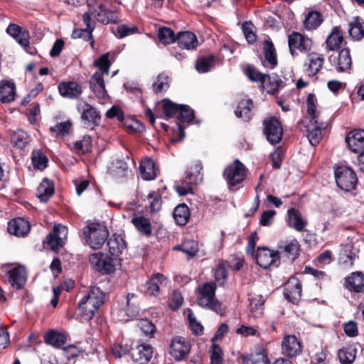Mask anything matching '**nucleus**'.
Listing matches in <instances>:
<instances>
[{"instance_id":"18","label":"nucleus","mask_w":364,"mask_h":364,"mask_svg":"<svg viewBox=\"0 0 364 364\" xmlns=\"http://www.w3.org/2000/svg\"><path fill=\"white\" fill-rule=\"evenodd\" d=\"M243 364H270V360L267 356L265 350H260L250 356H242ZM272 364H293L292 362L288 359L279 358L277 359Z\"/></svg>"},{"instance_id":"15","label":"nucleus","mask_w":364,"mask_h":364,"mask_svg":"<svg viewBox=\"0 0 364 364\" xmlns=\"http://www.w3.org/2000/svg\"><path fill=\"white\" fill-rule=\"evenodd\" d=\"M288 43L289 51L293 56L296 55V50L306 52L311 49L312 46V41L310 38L296 32H294L289 36Z\"/></svg>"},{"instance_id":"2","label":"nucleus","mask_w":364,"mask_h":364,"mask_svg":"<svg viewBox=\"0 0 364 364\" xmlns=\"http://www.w3.org/2000/svg\"><path fill=\"white\" fill-rule=\"evenodd\" d=\"M201 170V164L196 162L187 170L184 178L175 182L174 189L180 196L193 193V186L202 181Z\"/></svg>"},{"instance_id":"6","label":"nucleus","mask_w":364,"mask_h":364,"mask_svg":"<svg viewBox=\"0 0 364 364\" xmlns=\"http://www.w3.org/2000/svg\"><path fill=\"white\" fill-rule=\"evenodd\" d=\"M77 109L81 114V119L86 129H93L99 125L101 115L93 106L85 101H80Z\"/></svg>"},{"instance_id":"46","label":"nucleus","mask_w":364,"mask_h":364,"mask_svg":"<svg viewBox=\"0 0 364 364\" xmlns=\"http://www.w3.org/2000/svg\"><path fill=\"white\" fill-rule=\"evenodd\" d=\"M84 23L86 25L85 29L75 30L73 35L77 37H81L82 33H85L89 38L92 37V31L95 28V23L91 20L90 15L88 12H85L82 16Z\"/></svg>"},{"instance_id":"27","label":"nucleus","mask_w":364,"mask_h":364,"mask_svg":"<svg viewBox=\"0 0 364 364\" xmlns=\"http://www.w3.org/2000/svg\"><path fill=\"white\" fill-rule=\"evenodd\" d=\"M109 252L114 256L121 255L127 247L126 242L121 235L113 234L107 243Z\"/></svg>"},{"instance_id":"47","label":"nucleus","mask_w":364,"mask_h":364,"mask_svg":"<svg viewBox=\"0 0 364 364\" xmlns=\"http://www.w3.org/2000/svg\"><path fill=\"white\" fill-rule=\"evenodd\" d=\"M161 109L166 117H177L180 105L176 104L168 98L161 100Z\"/></svg>"},{"instance_id":"51","label":"nucleus","mask_w":364,"mask_h":364,"mask_svg":"<svg viewBox=\"0 0 364 364\" xmlns=\"http://www.w3.org/2000/svg\"><path fill=\"white\" fill-rule=\"evenodd\" d=\"M31 161L34 168L36 169L43 170L47 166L48 159L44 154L39 150L33 151Z\"/></svg>"},{"instance_id":"41","label":"nucleus","mask_w":364,"mask_h":364,"mask_svg":"<svg viewBox=\"0 0 364 364\" xmlns=\"http://www.w3.org/2000/svg\"><path fill=\"white\" fill-rule=\"evenodd\" d=\"M264 54L265 60L269 65L271 68H274L277 65V58L274 44L270 41L264 42Z\"/></svg>"},{"instance_id":"39","label":"nucleus","mask_w":364,"mask_h":364,"mask_svg":"<svg viewBox=\"0 0 364 364\" xmlns=\"http://www.w3.org/2000/svg\"><path fill=\"white\" fill-rule=\"evenodd\" d=\"M322 22L323 18L321 13L316 11H311L305 16L304 27L308 31H312L317 28Z\"/></svg>"},{"instance_id":"32","label":"nucleus","mask_w":364,"mask_h":364,"mask_svg":"<svg viewBox=\"0 0 364 364\" xmlns=\"http://www.w3.org/2000/svg\"><path fill=\"white\" fill-rule=\"evenodd\" d=\"M139 173L141 178L146 181H151L156 178V171L155 163L151 159L142 161L139 166Z\"/></svg>"},{"instance_id":"12","label":"nucleus","mask_w":364,"mask_h":364,"mask_svg":"<svg viewBox=\"0 0 364 364\" xmlns=\"http://www.w3.org/2000/svg\"><path fill=\"white\" fill-rule=\"evenodd\" d=\"M95 16L103 24L116 23L118 20L117 14L107 8L106 0H95Z\"/></svg>"},{"instance_id":"4","label":"nucleus","mask_w":364,"mask_h":364,"mask_svg":"<svg viewBox=\"0 0 364 364\" xmlns=\"http://www.w3.org/2000/svg\"><path fill=\"white\" fill-rule=\"evenodd\" d=\"M86 242L92 249H100L107 240L109 231L106 226L99 223H92L83 228Z\"/></svg>"},{"instance_id":"28","label":"nucleus","mask_w":364,"mask_h":364,"mask_svg":"<svg viewBox=\"0 0 364 364\" xmlns=\"http://www.w3.org/2000/svg\"><path fill=\"white\" fill-rule=\"evenodd\" d=\"M16 86L12 82L1 80L0 82V102L9 103L14 100Z\"/></svg>"},{"instance_id":"63","label":"nucleus","mask_w":364,"mask_h":364,"mask_svg":"<svg viewBox=\"0 0 364 364\" xmlns=\"http://www.w3.org/2000/svg\"><path fill=\"white\" fill-rule=\"evenodd\" d=\"M183 303V297L180 292L173 291L171 295V299L168 303L170 309L173 311L178 310Z\"/></svg>"},{"instance_id":"50","label":"nucleus","mask_w":364,"mask_h":364,"mask_svg":"<svg viewBox=\"0 0 364 364\" xmlns=\"http://www.w3.org/2000/svg\"><path fill=\"white\" fill-rule=\"evenodd\" d=\"M299 251L300 246L298 241L296 240L291 241L284 247L285 256L291 260H294L298 257Z\"/></svg>"},{"instance_id":"22","label":"nucleus","mask_w":364,"mask_h":364,"mask_svg":"<svg viewBox=\"0 0 364 364\" xmlns=\"http://www.w3.org/2000/svg\"><path fill=\"white\" fill-rule=\"evenodd\" d=\"M152 354L153 350L149 345H139L131 350V355L134 361L140 364H146L149 362Z\"/></svg>"},{"instance_id":"57","label":"nucleus","mask_w":364,"mask_h":364,"mask_svg":"<svg viewBox=\"0 0 364 364\" xmlns=\"http://www.w3.org/2000/svg\"><path fill=\"white\" fill-rule=\"evenodd\" d=\"M112 172L116 178H119L127 176L129 170L126 162L117 160L114 164Z\"/></svg>"},{"instance_id":"30","label":"nucleus","mask_w":364,"mask_h":364,"mask_svg":"<svg viewBox=\"0 0 364 364\" xmlns=\"http://www.w3.org/2000/svg\"><path fill=\"white\" fill-rule=\"evenodd\" d=\"M346 288L354 292L364 291V275L361 272H353L346 278Z\"/></svg>"},{"instance_id":"48","label":"nucleus","mask_w":364,"mask_h":364,"mask_svg":"<svg viewBox=\"0 0 364 364\" xmlns=\"http://www.w3.org/2000/svg\"><path fill=\"white\" fill-rule=\"evenodd\" d=\"M11 141L14 146L18 149H23L28 144V137L25 132L18 130L12 134Z\"/></svg>"},{"instance_id":"25","label":"nucleus","mask_w":364,"mask_h":364,"mask_svg":"<svg viewBox=\"0 0 364 364\" xmlns=\"http://www.w3.org/2000/svg\"><path fill=\"white\" fill-rule=\"evenodd\" d=\"M309 124L306 126L308 131L307 137L309 143L315 146L319 144L321 139V130L326 127V124L325 122L318 123L317 119L316 122H314V121L311 122L309 121Z\"/></svg>"},{"instance_id":"9","label":"nucleus","mask_w":364,"mask_h":364,"mask_svg":"<svg viewBox=\"0 0 364 364\" xmlns=\"http://www.w3.org/2000/svg\"><path fill=\"white\" fill-rule=\"evenodd\" d=\"M191 345L182 336L173 338L169 344V353L178 362L183 360L190 353Z\"/></svg>"},{"instance_id":"13","label":"nucleus","mask_w":364,"mask_h":364,"mask_svg":"<svg viewBox=\"0 0 364 364\" xmlns=\"http://www.w3.org/2000/svg\"><path fill=\"white\" fill-rule=\"evenodd\" d=\"M67 236V228L61 224H58L54 226L53 232L48 235L47 242L51 250L57 252L65 244Z\"/></svg>"},{"instance_id":"17","label":"nucleus","mask_w":364,"mask_h":364,"mask_svg":"<svg viewBox=\"0 0 364 364\" xmlns=\"http://www.w3.org/2000/svg\"><path fill=\"white\" fill-rule=\"evenodd\" d=\"M282 354L288 358H295L302 352L300 341L294 335H287L282 342Z\"/></svg>"},{"instance_id":"23","label":"nucleus","mask_w":364,"mask_h":364,"mask_svg":"<svg viewBox=\"0 0 364 364\" xmlns=\"http://www.w3.org/2000/svg\"><path fill=\"white\" fill-rule=\"evenodd\" d=\"M301 290L302 285L299 281L295 279H290L284 291V297L289 302L295 304L301 298Z\"/></svg>"},{"instance_id":"29","label":"nucleus","mask_w":364,"mask_h":364,"mask_svg":"<svg viewBox=\"0 0 364 364\" xmlns=\"http://www.w3.org/2000/svg\"><path fill=\"white\" fill-rule=\"evenodd\" d=\"M288 225L289 227L294 228L296 230L302 231L307 224V222L303 219L300 212L294 208H291L287 211Z\"/></svg>"},{"instance_id":"8","label":"nucleus","mask_w":364,"mask_h":364,"mask_svg":"<svg viewBox=\"0 0 364 364\" xmlns=\"http://www.w3.org/2000/svg\"><path fill=\"white\" fill-rule=\"evenodd\" d=\"M263 125V132L267 140L272 144H278L283 136V129L279 121L275 117H271L264 120Z\"/></svg>"},{"instance_id":"64","label":"nucleus","mask_w":364,"mask_h":364,"mask_svg":"<svg viewBox=\"0 0 364 364\" xmlns=\"http://www.w3.org/2000/svg\"><path fill=\"white\" fill-rule=\"evenodd\" d=\"M211 364H220L223 362V351L217 344H213L210 351Z\"/></svg>"},{"instance_id":"20","label":"nucleus","mask_w":364,"mask_h":364,"mask_svg":"<svg viewBox=\"0 0 364 364\" xmlns=\"http://www.w3.org/2000/svg\"><path fill=\"white\" fill-rule=\"evenodd\" d=\"M8 274L9 282L13 287L19 289L24 286L27 274L23 266L18 265L12 268L9 271Z\"/></svg>"},{"instance_id":"10","label":"nucleus","mask_w":364,"mask_h":364,"mask_svg":"<svg viewBox=\"0 0 364 364\" xmlns=\"http://www.w3.org/2000/svg\"><path fill=\"white\" fill-rule=\"evenodd\" d=\"M328 60L338 73H350L351 70L352 59L348 48H343L337 55H331Z\"/></svg>"},{"instance_id":"16","label":"nucleus","mask_w":364,"mask_h":364,"mask_svg":"<svg viewBox=\"0 0 364 364\" xmlns=\"http://www.w3.org/2000/svg\"><path fill=\"white\" fill-rule=\"evenodd\" d=\"M105 74L96 72L90 80V86L95 96L102 104L105 103L108 100V94L105 88L104 75Z\"/></svg>"},{"instance_id":"24","label":"nucleus","mask_w":364,"mask_h":364,"mask_svg":"<svg viewBox=\"0 0 364 364\" xmlns=\"http://www.w3.org/2000/svg\"><path fill=\"white\" fill-rule=\"evenodd\" d=\"M60 94L65 97L74 99L77 98L82 92L81 86L75 82H63L58 85Z\"/></svg>"},{"instance_id":"26","label":"nucleus","mask_w":364,"mask_h":364,"mask_svg":"<svg viewBox=\"0 0 364 364\" xmlns=\"http://www.w3.org/2000/svg\"><path fill=\"white\" fill-rule=\"evenodd\" d=\"M176 41L181 49L191 50L198 46L197 37L191 31L178 32Z\"/></svg>"},{"instance_id":"59","label":"nucleus","mask_w":364,"mask_h":364,"mask_svg":"<svg viewBox=\"0 0 364 364\" xmlns=\"http://www.w3.org/2000/svg\"><path fill=\"white\" fill-rule=\"evenodd\" d=\"M245 75L253 82H260L262 83L264 80L265 75L255 69L254 67L249 65L245 70Z\"/></svg>"},{"instance_id":"56","label":"nucleus","mask_w":364,"mask_h":364,"mask_svg":"<svg viewBox=\"0 0 364 364\" xmlns=\"http://www.w3.org/2000/svg\"><path fill=\"white\" fill-rule=\"evenodd\" d=\"M146 293L149 295L157 296L159 292V274H155L145 285Z\"/></svg>"},{"instance_id":"43","label":"nucleus","mask_w":364,"mask_h":364,"mask_svg":"<svg viewBox=\"0 0 364 364\" xmlns=\"http://www.w3.org/2000/svg\"><path fill=\"white\" fill-rule=\"evenodd\" d=\"M176 117L180 122L190 124L195 120V112L188 105H180Z\"/></svg>"},{"instance_id":"36","label":"nucleus","mask_w":364,"mask_h":364,"mask_svg":"<svg viewBox=\"0 0 364 364\" xmlns=\"http://www.w3.org/2000/svg\"><path fill=\"white\" fill-rule=\"evenodd\" d=\"M348 33L352 38L360 41L364 38V20L357 16L349 23Z\"/></svg>"},{"instance_id":"60","label":"nucleus","mask_w":364,"mask_h":364,"mask_svg":"<svg viewBox=\"0 0 364 364\" xmlns=\"http://www.w3.org/2000/svg\"><path fill=\"white\" fill-rule=\"evenodd\" d=\"M277 214L274 210H267L264 211L260 216L259 225L264 227L270 226L274 220V217Z\"/></svg>"},{"instance_id":"52","label":"nucleus","mask_w":364,"mask_h":364,"mask_svg":"<svg viewBox=\"0 0 364 364\" xmlns=\"http://www.w3.org/2000/svg\"><path fill=\"white\" fill-rule=\"evenodd\" d=\"M177 35L170 28L161 26V43L164 45L171 44L176 41Z\"/></svg>"},{"instance_id":"19","label":"nucleus","mask_w":364,"mask_h":364,"mask_svg":"<svg viewBox=\"0 0 364 364\" xmlns=\"http://www.w3.org/2000/svg\"><path fill=\"white\" fill-rule=\"evenodd\" d=\"M346 142L353 152L358 153L364 149V130L354 129L346 137Z\"/></svg>"},{"instance_id":"45","label":"nucleus","mask_w":364,"mask_h":364,"mask_svg":"<svg viewBox=\"0 0 364 364\" xmlns=\"http://www.w3.org/2000/svg\"><path fill=\"white\" fill-rule=\"evenodd\" d=\"M44 339L48 344L59 348L65 343L66 337L63 333L50 331L46 334Z\"/></svg>"},{"instance_id":"1","label":"nucleus","mask_w":364,"mask_h":364,"mask_svg":"<svg viewBox=\"0 0 364 364\" xmlns=\"http://www.w3.org/2000/svg\"><path fill=\"white\" fill-rule=\"evenodd\" d=\"M105 298V294L99 287H92L87 295L82 298L78 304L79 314L84 319L90 320L100 306L104 304Z\"/></svg>"},{"instance_id":"49","label":"nucleus","mask_w":364,"mask_h":364,"mask_svg":"<svg viewBox=\"0 0 364 364\" xmlns=\"http://www.w3.org/2000/svg\"><path fill=\"white\" fill-rule=\"evenodd\" d=\"M228 272L226 262H220L215 270V279L220 286L225 284L228 279Z\"/></svg>"},{"instance_id":"61","label":"nucleus","mask_w":364,"mask_h":364,"mask_svg":"<svg viewBox=\"0 0 364 364\" xmlns=\"http://www.w3.org/2000/svg\"><path fill=\"white\" fill-rule=\"evenodd\" d=\"M72 122L70 120L57 124L54 127H51L50 130L55 132L59 135L64 136L68 134L72 127Z\"/></svg>"},{"instance_id":"62","label":"nucleus","mask_w":364,"mask_h":364,"mask_svg":"<svg viewBox=\"0 0 364 364\" xmlns=\"http://www.w3.org/2000/svg\"><path fill=\"white\" fill-rule=\"evenodd\" d=\"M29 36L27 32H22L18 36L16 37V41L22 46L24 48L25 50L28 52L30 54H34L35 53V48H31L29 46Z\"/></svg>"},{"instance_id":"11","label":"nucleus","mask_w":364,"mask_h":364,"mask_svg":"<svg viewBox=\"0 0 364 364\" xmlns=\"http://www.w3.org/2000/svg\"><path fill=\"white\" fill-rule=\"evenodd\" d=\"M91 266L102 274H109L114 270L112 259L106 254L97 252L92 254L89 258Z\"/></svg>"},{"instance_id":"40","label":"nucleus","mask_w":364,"mask_h":364,"mask_svg":"<svg viewBox=\"0 0 364 364\" xmlns=\"http://www.w3.org/2000/svg\"><path fill=\"white\" fill-rule=\"evenodd\" d=\"M357 353V349L354 346L344 347L339 350L338 356L341 364H351Z\"/></svg>"},{"instance_id":"37","label":"nucleus","mask_w":364,"mask_h":364,"mask_svg":"<svg viewBox=\"0 0 364 364\" xmlns=\"http://www.w3.org/2000/svg\"><path fill=\"white\" fill-rule=\"evenodd\" d=\"M140 234L149 236L151 234V225L149 220L141 215H134L131 220Z\"/></svg>"},{"instance_id":"21","label":"nucleus","mask_w":364,"mask_h":364,"mask_svg":"<svg viewBox=\"0 0 364 364\" xmlns=\"http://www.w3.org/2000/svg\"><path fill=\"white\" fill-rule=\"evenodd\" d=\"M31 225L28 220L22 218L11 220L8 223V231L17 237L26 235L30 231Z\"/></svg>"},{"instance_id":"44","label":"nucleus","mask_w":364,"mask_h":364,"mask_svg":"<svg viewBox=\"0 0 364 364\" xmlns=\"http://www.w3.org/2000/svg\"><path fill=\"white\" fill-rule=\"evenodd\" d=\"M215 56L210 55L199 58L196 63L195 68L198 73H205L209 72L214 65Z\"/></svg>"},{"instance_id":"55","label":"nucleus","mask_w":364,"mask_h":364,"mask_svg":"<svg viewBox=\"0 0 364 364\" xmlns=\"http://www.w3.org/2000/svg\"><path fill=\"white\" fill-rule=\"evenodd\" d=\"M316 97L314 94H309L307 96L306 99V105H307V114L309 119L311 122L314 121V122H316Z\"/></svg>"},{"instance_id":"42","label":"nucleus","mask_w":364,"mask_h":364,"mask_svg":"<svg viewBox=\"0 0 364 364\" xmlns=\"http://www.w3.org/2000/svg\"><path fill=\"white\" fill-rule=\"evenodd\" d=\"M309 60L308 74L309 75H315L322 68L324 59L321 55L311 53L309 55Z\"/></svg>"},{"instance_id":"3","label":"nucleus","mask_w":364,"mask_h":364,"mask_svg":"<svg viewBox=\"0 0 364 364\" xmlns=\"http://www.w3.org/2000/svg\"><path fill=\"white\" fill-rule=\"evenodd\" d=\"M216 285L214 282H207L198 289V304L204 309L222 314L221 304L215 298Z\"/></svg>"},{"instance_id":"53","label":"nucleus","mask_w":364,"mask_h":364,"mask_svg":"<svg viewBox=\"0 0 364 364\" xmlns=\"http://www.w3.org/2000/svg\"><path fill=\"white\" fill-rule=\"evenodd\" d=\"M109 57V55L108 53H105L97 58L94 63L95 66L100 70V73L107 75H109V68L111 65Z\"/></svg>"},{"instance_id":"31","label":"nucleus","mask_w":364,"mask_h":364,"mask_svg":"<svg viewBox=\"0 0 364 364\" xmlns=\"http://www.w3.org/2000/svg\"><path fill=\"white\" fill-rule=\"evenodd\" d=\"M54 193L53 183L48 179L44 178L36 191V196L43 203L47 202Z\"/></svg>"},{"instance_id":"33","label":"nucleus","mask_w":364,"mask_h":364,"mask_svg":"<svg viewBox=\"0 0 364 364\" xmlns=\"http://www.w3.org/2000/svg\"><path fill=\"white\" fill-rule=\"evenodd\" d=\"M343 41V36L340 27L334 26L326 38V46L329 50H337Z\"/></svg>"},{"instance_id":"34","label":"nucleus","mask_w":364,"mask_h":364,"mask_svg":"<svg viewBox=\"0 0 364 364\" xmlns=\"http://www.w3.org/2000/svg\"><path fill=\"white\" fill-rule=\"evenodd\" d=\"M252 101L251 99L245 98L237 105L235 110V114L238 118H242L244 121H249L252 117Z\"/></svg>"},{"instance_id":"58","label":"nucleus","mask_w":364,"mask_h":364,"mask_svg":"<svg viewBox=\"0 0 364 364\" xmlns=\"http://www.w3.org/2000/svg\"><path fill=\"white\" fill-rule=\"evenodd\" d=\"M187 317L193 333L196 335L202 334L203 332V326L197 321L194 314L190 309H188Z\"/></svg>"},{"instance_id":"35","label":"nucleus","mask_w":364,"mask_h":364,"mask_svg":"<svg viewBox=\"0 0 364 364\" xmlns=\"http://www.w3.org/2000/svg\"><path fill=\"white\" fill-rule=\"evenodd\" d=\"M264 80L262 84L266 87L267 91L269 93H274L281 88L284 87V82L280 79V77L274 73L270 75H265Z\"/></svg>"},{"instance_id":"38","label":"nucleus","mask_w":364,"mask_h":364,"mask_svg":"<svg viewBox=\"0 0 364 364\" xmlns=\"http://www.w3.org/2000/svg\"><path fill=\"white\" fill-rule=\"evenodd\" d=\"M173 217L178 225H185L190 218L189 208L185 203L178 205L173 212Z\"/></svg>"},{"instance_id":"54","label":"nucleus","mask_w":364,"mask_h":364,"mask_svg":"<svg viewBox=\"0 0 364 364\" xmlns=\"http://www.w3.org/2000/svg\"><path fill=\"white\" fill-rule=\"evenodd\" d=\"M135 295L134 294H128L127 296V307L125 312L127 316L133 318L139 314V307L135 301Z\"/></svg>"},{"instance_id":"14","label":"nucleus","mask_w":364,"mask_h":364,"mask_svg":"<svg viewBox=\"0 0 364 364\" xmlns=\"http://www.w3.org/2000/svg\"><path fill=\"white\" fill-rule=\"evenodd\" d=\"M279 256L277 251L271 250L266 247H258L257 250V264L263 269H267L272 265L277 267Z\"/></svg>"},{"instance_id":"7","label":"nucleus","mask_w":364,"mask_h":364,"mask_svg":"<svg viewBox=\"0 0 364 364\" xmlns=\"http://www.w3.org/2000/svg\"><path fill=\"white\" fill-rule=\"evenodd\" d=\"M223 176L230 186H235L245 180V167L238 159H235L232 164L225 168Z\"/></svg>"},{"instance_id":"5","label":"nucleus","mask_w":364,"mask_h":364,"mask_svg":"<svg viewBox=\"0 0 364 364\" xmlns=\"http://www.w3.org/2000/svg\"><path fill=\"white\" fill-rule=\"evenodd\" d=\"M335 179L337 186L343 191L353 189L358 182L355 172L348 166H338L335 169Z\"/></svg>"}]
</instances>
